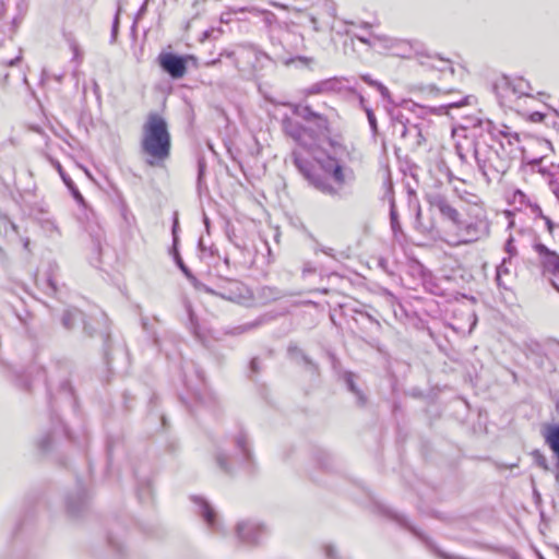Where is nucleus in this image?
Masks as SVG:
<instances>
[{
	"label": "nucleus",
	"instance_id": "nucleus-1",
	"mask_svg": "<svg viewBox=\"0 0 559 559\" xmlns=\"http://www.w3.org/2000/svg\"><path fill=\"white\" fill-rule=\"evenodd\" d=\"M341 148L333 147V155L329 153L317 158L320 173L298 150L293 151L292 157L296 168L312 187L322 193L338 195L345 185L354 179L353 170L336 156Z\"/></svg>",
	"mask_w": 559,
	"mask_h": 559
},
{
	"label": "nucleus",
	"instance_id": "nucleus-2",
	"mask_svg": "<svg viewBox=\"0 0 559 559\" xmlns=\"http://www.w3.org/2000/svg\"><path fill=\"white\" fill-rule=\"evenodd\" d=\"M141 153L152 167L162 166L170 156L171 138L164 117L150 112L142 126Z\"/></svg>",
	"mask_w": 559,
	"mask_h": 559
},
{
	"label": "nucleus",
	"instance_id": "nucleus-3",
	"mask_svg": "<svg viewBox=\"0 0 559 559\" xmlns=\"http://www.w3.org/2000/svg\"><path fill=\"white\" fill-rule=\"evenodd\" d=\"M476 134L471 135L474 138L473 157L476 165L488 182L499 180L510 168L507 155H502L487 133L477 130Z\"/></svg>",
	"mask_w": 559,
	"mask_h": 559
},
{
	"label": "nucleus",
	"instance_id": "nucleus-4",
	"mask_svg": "<svg viewBox=\"0 0 559 559\" xmlns=\"http://www.w3.org/2000/svg\"><path fill=\"white\" fill-rule=\"evenodd\" d=\"M464 129L469 130V135H477V130L487 133L502 155H507L509 164L522 151L519 133L512 131L508 126L503 124L498 128L488 119H475L471 121V126H465Z\"/></svg>",
	"mask_w": 559,
	"mask_h": 559
},
{
	"label": "nucleus",
	"instance_id": "nucleus-5",
	"mask_svg": "<svg viewBox=\"0 0 559 559\" xmlns=\"http://www.w3.org/2000/svg\"><path fill=\"white\" fill-rule=\"evenodd\" d=\"M495 92L501 106L519 109V102L531 96L530 83L522 78L501 76L495 83Z\"/></svg>",
	"mask_w": 559,
	"mask_h": 559
},
{
	"label": "nucleus",
	"instance_id": "nucleus-6",
	"mask_svg": "<svg viewBox=\"0 0 559 559\" xmlns=\"http://www.w3.org/2000/svg\"><path fill=\"white\" fill-rule=\"evenodd\" d=\"M455 227L457 229L455 245L474 242L489 235V222L480 207L474 210L468 221H461L460 226Z\"/></svg>",
	"mask_w": 559,
	"mask_h": 559
},
{
	"label": "nucleus",
	"instance_id": "nucleus-7",
	"mask_svg": "<svg viewBox=\"0 0 559 559\" xmlns=\"http://www.w3.org/2000/svg\"><path fill=\"white\" fill-rule=\"evenodd\" d=\"M533 248L542 275L559 292V254L540 242L535 243Z\"/></svg>",
	"mask_w": 559,
	"mask_h": 559
},
{
	"label": "nucleus",
	"instance_id": "nucleus-8",
	"mask_svg": "<svg viewBox=\"0 0 559 559\" xmlns=\"http://www.w3.org/2000/svg\"><path fill=\"white\" fill-rule=\"evenodd\" d=\"M392 128L393 133L400 135L411 147H418L426 140L424 122L415 123L397 117L393 120Z\"/></svg>",
	"mask_w": 559,
	"mask_h": 559
},
{
	"label": "nucleus",
	"instance_id": "nucleus-9",
	"mask_svg": "<svg viewBox=\"0 0 559 559\" xmlns=\"http://www.w3.org/2000/svg\"><path fill=\"white\" fill-rule=\"evenodd\" d=\"M431 209H436L442 217L449 219L454 226H460L461 218L459 211L450 203L448 198L441 193L433 192L426 195Z\"/></svg>",
	"mask_w": 559,
	"mask_h": 559
},
{
	"label": "nucleus",
	"instance_id": "nucleus-10",
	"mask_svg": "<svg viewBox=\"0 0 559 559\" xmlns=\"http://www.w3.org/2000/svg\"><path fill=\"white\" fill-rule=\"evenodd\" d=\"M264 533V526L251 521L239 522L236 526V535L239 540L245 544L259 543Z\"/></svg>",
	"mask_w": 559,
	"mask_h": 559
},
{
	"label": "nucleus",
	"instance_id": "nucleus-11",
	"mask_svg": "<svg viewBox=\"0 0 559 559\" xmlns=\"http://www.w3.org/2000/svg\"><path fill=\"white\" fill-rule=\"evenodd\" d=\"M160 67L174 79H180L186 74V59L170 52H163L158 57Z\"/></svg>",
	"mask_w": 559,
	"mask_h": 559
},
{
	"label": "nucleus",
	"instance_id": "nucleus-12",
	"mask_svg": "<svg viewBox=\"0 0 559 559\" xmlns=\"http://www.w3.org/2000/svg\"><path fill=\"white\" fill-rule=\"evenodd\" d=\"M536 167V173L540 174L543 178L548 182L552 193L559 200V165L551 164L550 166H544L542 159L533 162Z\"/></svg>",
	"mask_w": 559,
	"mask_h": 559
},
{
	"label": "nucleus",
	"instance_id": "nucleus-13",
	"mask_svg": "<svg viewBox=\"0 0 559 559\" xmlns=\"http://www.w3.org/2000/svg\"><path fill=\"white\" fill-rule=\"evenodd\" d=\"M217 295L238 304H247L251 300V293L248 287L237 281L229 282L225 292Z\"/></svg>",
	"mask_w": 559,
	"mask_h": 559
},
{
	"label": "nucleus",
	"instance_id": "nucleus-14",
	"mask_svg": "<svg viewBox=\"0 0 559 559\" xmlns=\"http://www.w3.org/2000/svg\"><path fill=\"white\" fill-rule=\"evenodd\" d=\"M314 32H321L324 27L333 28L331 23L333 19L332 9L325 5V10L321 12L312 11L306 15Z\"/></svg>",
	"mask_w": 559,
	"mask_h": 559
},
{
	"label": "nucleus",
	"instance_id": "nucleus-15",
	"mask_svg": "<svg viewBox=\"0 0 559 559\" xmlns=\"http://www.w3.org/2000/svg\"><path fill=\"white\" fill-rule=\"evenodd\" d=\"M193 502L198 506V513L203 518L206 525L211 530L217 528V514L214 511V509L205 501L204 499L200 497H193Z\"/></svg>",
	"mask_w": 559,
	"mask_h": 559
},
{
	"label": "nucleus",
	"instance_id": "nucleus-16",
	"mask_svg": "<svg viewBox=\"0 0 559 559\" xmlns=\"http://www.w3.org/2000/svg\"><path fill=\"white\" fill-rule=\"evenodd\" d=\"M543 437L546 444L554 452L556 459H559V424L545 426L543 429Z\"/></svg>",
	"mask_w": 559,
	"mask_h": 559
},
{
	"label": "nucleus",
	"instance_id": "nucleus-17",
	"mask_svg": "<svg viewBox=\"0 0 559 559\" xmlns=\"http://www.w3.org/2000/svg\"><path fill=\"white\" fill-rule=\"evenodd\" d=\"M342 90V81L337 78H332L328 80L320 81L310 86V94H322V93H332L338 92Z\"/></svg>",
	"mask_w": 559,
	"mask_h": 559
},
{
	"label": "nucleus",
	"instance_id": "nucleus-18",
	"mask_svg": "<svg viewBox=\"0 0 559 559\" xmlns=\"http://www.w3.org/2000/svg\"><path fill=\"white\" fill-rule=\"evenodd\" d=\"M421 64L431 67L441 72L449 71L451 74L454 72L452 62L450 60L437 56H427L426 60L421 61Z\"/></svg>",
	"mask_w": 559,
	"mask_h": 559
},
{
	"label": "nucleus",
	"instance_id": "nucleus-19",
	"mask_svg": "<svg viewBox=\"0 0 559 559\" xmlns=\"http://www.w3.org/2000/svg\"><path fill=\"white\" fill-rule=\"evenodd\" d=\"M82 318V313L78 309L64 311L62 316V324L66 329H72L74 322Z\"/></svg>",
	"mask_w": 559,
	"mask_h": 559
},
{
	"label": "nucleus",
	"instance_id": "nucleus-20",
	"mask_svg": "<svg viewBox=\"0 0 559 559\" xmlns=\"http://www.w3.org/2000/svg\"><path fill=\"white\" fill-rule=\"evenodd\" d=\"M509 262H510V260L504 258L502 260V262L497 266L496 281H497L499 286H504V284L502 282V277L504 275H509L510 274V269L508 266Z\"/></svg>",
	"mask_w": 559,
	"mask_h": 559
},
{
	"label": "nucleus",
	"instance_id": "nucleus-21",
	"mask_svg": "<svg viewBox=\"0 0 559 559\" xmlns=\"http://www.w3.org/2000/svg\"><path fill=\"white\" fill-rule=\"evenodd\" d=\"M345 381H346V384H347L348 390H349L350 392H353V393L357 396V399H358V401H359V403H360V404H364V403H365V396H364V394H362V393L357 389V386H356V384H355V382H354V374H353V373H350V372L346 373V376H345Z\"/></svg>",
	"mask_w": 559,
	"mask_h": 559
},
{
	"label": "nucleus",
	"instance_id": "nucleus-22",
	"mask_svg": "<svg viewBox=\"0 0 559 559\" xmlns=\"http://www.w3.org/2000/svg\"><path fill=\"white\" fill-rule=\"evenodd\" d=\"M295 112L305 120L312 121L318 116L309 106L297 107Z\"/></svg>",
	"mask_w": 559,
	"mask_h": 559
},
{
	"label": "nucleus",
	"instance_id": "nucleus-23",
	"mask_svg": "<svg viewBox=\"0 0 559 559\" xmlns=\"http://www.w3.org/2000/svg\"><path fill=\"white\" fill-rule=\"evenodd\" d=\"M69 46L71 51L73 52V60L80 64L82 62L83 53L80 49L79 44L74 39H69Z\"/></svg>",
	"mask_w": 559,
	"mask_h": 559
},
{
	"label": "nucleus",
	"instance_id": "nucleus-24",
	"mask_svg": "<svg viewBox=\"0 0 559 559\" xmlns=\"http://www.w3.org/2000/svg\"><path fill=\"white\" fill-rule=\"evenodd\" d=\"M390 221H391V227H392V230L394 234H397L399 231L402 230L401 228V224L399 222V216H397V213L394 209V204L392 203L391 205V211H390Z\"/></svg>",
	"mask_w": 559,
	"mask_h": 559
},
{
	"label": "nucleus",
	"instance_id": "nucleus-25",
	"mask_svg": "<svg viewBox=\"0 0 559 559\" xmlns=\"http://www.w3.org/2000/svg\"><path fill=\"white\" fill-rule=\"evenodd\" d=\"M236 444L241 450L243 456L249 460L250 453L247 447V437L243 433H240L236 438Z\"/></svg>",
	"mask_w": 559,
	"mask_h": 559
},
{
	"label": "nucleus",
	"instance_id": "nucleus-26",
	"mask_svg": "<svg viewBox=\"0 0 559 559\" xmlns=\"http://www.w3.org/2000/svg\"><path fill=\"white\" fill-rule=\"evenodd\" d=\"M215 460H216V463L217 465L225 472H228L229 471V466L227 464V455L223 452H217L216 455H215Z\"/></svg>",
	"mask_w": 559,
	"mask_h": 559
},
{
	"label": "nucleus",
	"instance_id": "nucleus-27",
	"mask_svg": "<svg viewBox=\"0 0 559 559\" xmlns=\"http://www.w3.org/2000/svg\"><path fill=\"white\" fill-rule=\"evenodd\" d=\"M504 250L506 252L508 253V258L509 260L512 259V257L516 255L518 251H516V248L514 246V240L512 237H509V239L507 240L506 245H504Z\"/></svg>",
	"mask_w": 559,
	"mask_h": 559
},
{
	"label": "nucleus",
	"instance_id": "nucleus-28",
	"mask_svg": "<svg viewBox=\"0 0 559 559\" xmlns=\"http://www.w3.org/2000/svg\"><path fill=\"white\" fill-rule=\"evenodd\" d=\"M469 96H465L460 100H456V98H453V102H450L445 105L447 108H460L464 105H467L469 103Z\"/></svg>",
	"mask_w": 559,
	"mask_h": 559
},
{
	"label": "nucleus",
	"instance_id": "nucleus-29",
	"mask_svg": "<svg viewBox=\"0 0 559 559\" xmlns=\"http://www.w3.org/2000/svg\"><path fill=\"white\" fill-rule=\"evenodd\" d=\"M469 96H465L460 100H456V98H453V102H450L445 105L447 108H460L464 105H467L469 103Z\"/></svg>",
	"mask_w": 559,
	"mask_h": 559
},
{
	"label": "nucleus",
	"instance_id": "nucleus-30",
	"mask_svg": "<svg viewBox=\"0 0 559 559\" xmlns=\"http://www.w3.org/2000/svg\"><path fill=\"white\" fill-rule=\"evenodd\" d=\"M263 297L267 299H277L281 297V293L276 289H273L271 287H264L262 289Z\"/></svg>",
	"mask_w": 559,
	"mask_h": 559
},
{
	"label": "nucleus",
	"instance_id": "nucleus-31",
	"mask_svg": "<svg viewBox=\"0 0 559 559\" xmlns=\"http://www.w3.org/2000/svg\"><path fill=\"white\" fill-rule=\"evenodd\" d=\"M533 455L535 457L537 465L547 471L548 464L546 457L539 451H534Z\"/></svg>",
	"mask_w": 559,
	"mask_h": 559
},
{
	"label": "nucleus",
	"instance_id": "nucleus-32",
	"mask_svg": "<svg viewBox=\"0 0 559 559\" xmlns=\"http://www.w3.org/2000/svg\"><path fill=\"white\" fill-rule=\"evenodd\" d=\"M313 121L317 123V126L320 130L329 131V122L325 117L318 114V116L316 117V119Z\"/></svg>",
	"mask_w": 559,
	"mask_h": 559
},
{
	"label": "nucleus",
	"instance_id": "nucleus-33",
	"mask_svg": "<svg viewBox=\"0 0 559 559\" xmlns=\"http://www.w3.org/2000/svg\"><path fill=\"white\" fill-rule=\"evenodd\" d=\"M365 110H366V114H367V118H368L370 128L373 131V133H376L377 132V119H376V116H374L373 111L370 108H366Z\"/></svg>",
	"mask_w": 559,
	"mask_h": 559
},
{
	"label": "nucleus",
	"instance_id": "nucleus-34",
	"mask_svg": "<svg viewBox=\"0 0 559 559\" xmlns=\"http://www.w3.org/2000/svg\"><path fill=\"white\" fill-rule=\"evenodd\" d=\"M456 153L461 160L467 162L468 160V153L463 151V147L461 144L456 145Z\"/></svg>",
	"mask_w": 559,
	"mask_h": 559
},
{
	"label": "nucleus",
	"instance_id": "nucleus-35",
	"mask_svg": "<svg viewBox=\"0 0 559 559\" xmlns=\"http://www.w3.org/2000/svg\"><path fill=\"white\" fill-rule=\"evenodd\" d=\"M50 437H45L40 441H38V447L40 450L45 451L49 448Z\"/></svg>",
	"mask_w": 559,
	"mask_h": 559
},
{
	"label": "nucleus",
	"instance_id": "nucleus-36",
	"mask_svg": "<svg viewBox=\"0 0 559 559\" xmlns=\"http://www.w3.org/2000/svg\"><path fill=\"white\" fill-rule=\"evenodd\" d=\"M377 90L380 92V94L382 95L383 98H388L389 97V90L381 83H379L377 85Z\"/></svg>",
	"mask_w": 559,
	"mask_h": 559
},
{
	"label": "nucleus",
	"instance_id": "nucleus-37",
	"mask_svg": "<svg viewBox=\"0 0 559 559\" xmlns=\"http://www.w3.org/2000/svg\"><path fill=\"white\" fill-rule=\"evenodd\" d=\"M361 79L364 80V82L374 87H377V85L380 83L378 81L372 80L369 75H362Z\"/></svg>",
	"mask_w": 559,
	"mask_h": 559
},
{
	"label": "nucleus",
	"instance_id": "nucleus-38",
	"mask_svg": "<svg viewBox=\"0 0 559 559\" xmlns=\"http://www.w3.org/2000/svg\"><path fill=\"white\" fill-rule=\"evenodd\" d=\"M250 368L253 372H258L259 371V359L258 358H253L250 362Z\"/></svg>",
	"mask_w": 559,
	"mask_h": 559
},
{
	"label": "nucleus",
	"instance_id": "nucleus-39",
	"mask_svg": "<svg viewBox=\"0 0 559 559\" xmlns=\"http://www.w3.org/2000/svg\"><path fill=\"white\" fill-rule=\"evenodd\" d=\"M324 551H325V555H326L328 558H333L334 557V548H333V546L326 545L324 547Z\"/></svg>",
	"mask_w": 559,
	"mask_h": 559
},
{
	"label": "nucleus",
	"instance_id": "nucleus-40",
	"mask_svg": "<svg viewBox=\"0 0 559 559\" xmlns=\"http://www.w3.org/2000/svg\"><path fill=\"white\" fill-rule=\"evenodd\" d=\"M118 24H119V16H118V13H117L116 17H115V21H114V24H112V36L114 37H116L117 29H118Z\"/></svg>",
	"mask_w": 559,
	"mask_h": 559
},
{
	"label": "nucleus",
	"instance_id": "nucleus-41",
	"mask_svg": "<svg viewBox=\"0 0 559 559\" xmlns=\"http://www.w3.org/2000/svg\"><path fill=\"white\" fill-rule=\"evenodd\" d=\"M61 178L62 180L64 181V183L69 187V188H72V180L64 174V173H61Z\"/></svg>",
	"mask_w": 559,
	"mask_h": 559
},
{
	"label": "nucleus",
	"instance_id": "nucleus-42",
	"mask_svg": "<svg viewBox=\"0 0 559 559\" xmlns=\"http://www.w3.org/2000/svg\"><path fill=\"white\" fill-rule=\"evenodd\" d=\"M544 219L546 222L548 230L551 233L554 229V223L551 222V219L549 217H544Z\"/></svg>",
	"mask_w": 559,
	"mask_h": 559
},
{
	"label": "nucleus",
	"instance_id": "nucleus-43",
	"mask_svg": "<svg viewBox=\"0 0 559 559\" xmlns=\"http://www.w3.org/2000/svg\"><path fill=\"white\" fill-rule=\"evenodd\" d=\"M221 57L222 56H225L227 58H234L235 57V51H229V50H224L223 52H221L219 55Z\"/></svg>",
	"mask_w": 559,
	"mask_h": 559
},
{
	"label": "nucleus",
	"instance_id": "nucleus-44",
	"mask_svg": "<svg viewBox=\"0 0 559 559\" xmlns=\"http://www.w3.org/2000/svg\"><path fill=\"white\" fill-rule=\"evenodd\" d=\"M543 117H544V116H543L540 112H534V114L532 115V119H533L534 121H540V120L543 119Z\"/></svg>",
	"mask_w": 559,
	"mask_h": 559
},
{
	"label": "nucleus",
	"instance_id": "nucleus-45",
	"mask_svg": "<svg viewBox=\"0 0 559 559\" xmlns=\"http://www.w3.org/2000/svg\"><path fill=\"white\" fill-rule=\"evenodd\" d=\"M357 38L364 43V44H370V40L367 38V37H364V36H357Z\"/></svg>",
	"mask_w": 559,
	"mask_h": 559
},
{
	"label": "nucleus",
	"instance_id": "nucleus-46",
	"mask_svg": "<svg viewBox=\"0 0 559 559\" xmlns=\"http://www.w3.org/2000/svg\"><path fill=\"white\" fill-rule=\"evenodd\" d=\"M178 222L177 219H175V223H174V227H173V234H174V237L176 238V230H178Z\"/></svg>",
	"mask_w": 559,
	"mask_h": 559
},
{
	"label": "nucleus",
	"instance_id": "nucleus-47",
	"mask_svg": "<svg viewBox=\"0 0 559 559\" xmlns=\"http://www.w3.org/2000/svg\"><path fill=\"white\" fill-rule=\"evenodd\" d=\"M198 287H199V288L204 289V290H205V292H207V293L215 294L212 289H210V288H209V287H206L205 285H200V286H198Z\"/></svg>",
	"mask_w": 559,
	"mask_h": 559
},
{
	"label": "nucleus",
	"instance_id": "nucleus-48",
	"mask_svg": "<svg viewBox=\"0 0 559 559\" xmlns=\"http://www.w3.org/2000/svg\"><path fill=\"white\" fill-rule=\"evenodd\" d=\"M556 468H557L556 479L559 483V459H557Z\"/></svg>",
	"mask_w": 559,
	"mask_h": 559
},
{
	"label": "nucleus",
	"instance_id": "nucleus-49",
	"mask_svg": "<svg viewBox=\"0 0 559 559\" xmlns=\"http://www.w3.org/2000/svg\"><path fill=\"white\" fill-rule=\"evenodd\" d=\"M294 139L299 140V131L297 132H290Z\"/></svg>",
	"mask_w": 559,
	"mask_h": 559
},
{
	"label": "nucleus",
	"instance_id": "nucleus-50",
	"mask_svg": "<svg viewBox=\"0 0 559 559\" xmlns=\"http://www.w3.org/2000/svg\"><path fill=\"white\" fill-rule=\"evenodd\" d=\"M56 168H57V170L59 171L60 175H61V173H63L62 167H61V165L59 163H56Z\"/></svg>",
	"mask_w": 559,
	"mask_h": 559
},
{
	"label": "nucleus",
	"instance_id": "nucleus-51",
	"mask_svg": "<svg viewBox=\"0 0 559 559\" xmlns=\"http://www.w3.org/2000/svg\"><path fill=\"white\" fill-rule=\"evenodd\" d=\"M74 195H75L76 200L83 201L82 195L78 191L74 192Z\"/></svg>",
	"mask_w": 559,
	"mask_h": 559
},
{
	"label": "nucleus",
	"instance_id": "nucleus-52",
	"mask_svg": "<svg viewBox=\"0 0 559 559\" xmlns=\"http://www.w3.org/2000/svg\"><path fill=\"white\" fill-rule=\"evenodd\" d=\"M219 62V59H215V60H212L211 62L207 63V66H215Z\"/></svg>",
	"mask_w": 559,
	"mask_h": 559
},
{
	"label": "nucleus",
	"instance_id": "nucleus-53",
	"mask_svg": "<svg viewBox=\"0 0 559 559\" xmlns=\"http://www.w3.org/2000/svg\"><path fill=\"white\" fill-rule=\"evenodd\" d=\"M19 60H20V57H17V58H16V59H14V60H11L9 64H10V66H14Z\"/></svg>",
	"mask_w": 559,
	"mask_h": 559
},
{
	"label": "nucleus",
	"instance_id": "nucleus-54",
	"mask_svg": "<svg viewBox=\"0 0 559 559\" xmlns=\"http://www.w3.org/2000/svg\"><path fill=\"white\" fill-rule=\"evenodd\" d=\"M253 326H255V324L246 325V326L242 328V331H246L248 329H252Z\"/></svg>",
	"mask_w": 559,
	"mask_h": 559
},
{
	"label": "nucleus",
	"instance_id": "nucleus-55",
	"mask_svg": "<svg viewBox=\"0 0 559 559\" xmlns=\"http://www.w3.org/2000/svg\"><path fill=\"white\" fill-rule=\"evenodd\" d=\"M420 215H421L420 210H418L417 215H416L417 219H419Z\"/></svg>",
	"mask_w": 559,
	"mask_h": 559
},
{
	"label": "nucleus",
	"instance_id": "nucleus-56",
	"mask_svg": "<svg viewBox=\"0 0 559 559\" xmlns=\"http://www.w3.org/2000/svg\"><path fill=\"white\" fill-rule=\"evenodd\" d=\"M181 269H182V271H183L186 274H188V272H187L186 267H183V266L181 265Z\"/></svg>",
	"mask_w": 559,
	"mask_h": 559
},
{
	"label": "nucleus",
	"instance_id": "nucleus-57",
	"mask_svg": "<svg viewBox=\"0 0 559 559\" xmlns=\"http://www.w3.org/2000/svg\"><path fill=\"white\" fill-rule=\"evenodd\" d=\"M368 26H369V24H368V23H364V24H362V27H368Z\"/></svg>",
	"mask_w": 559,
	"mask_h": 559
},
{
	"label": "nucleus",
	"instance_id": "nucleus-58",
	"mask_svg": "<svg viewBox=\"0 0 559 559\" xmlns=\"http://www.w3.org/2000/svg\"><path fill=\"white\" fill-rule=\"evenodd\" d=\"M235 66H236V67H239V62H238V60H235Z\"/></svg>",
	"mask_w": 559,
	"mask_h": 559
}]
</instances>
